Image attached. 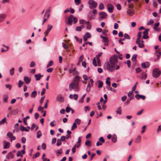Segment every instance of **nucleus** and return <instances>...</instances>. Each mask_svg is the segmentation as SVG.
<instances>
[{
  "label": "nucleus",
  "mask_w": 161,
  "mask_h": 161,
  "mask_svg": "<svg viewBox=\"0 0 161 161\" xmlns=\"http://www.w3.org/2000/svg\"><path fill=\"white\" fill-rule=\"evenodd\" d=\"M77 128V126L76 124V123L75 122L73 124V125L71 127V130H73L75 129L76 128Z\"/></svg>",
  "instance_id": "c9c22d12"
},
{
  "label": "nucleus",
  "mask_w": 161,
  "mask_h": 161,
  "mask_svg": "<svg viewBox=\"0 0 161 161\" xmlns=\"http://www.w3.org/2000/svg\"><path fill=\"white\" fill-rule=\"evenodd\" d=\"M124 37L125 39H129V40L130 39V36L128 35V34H126V33L124 35Z\"/></svg>",
  "instance_id": "09e8293b"
},
{
  "label": "nucleus",
  "mask_w": 161,
  "mask_h": 161,
  "mask_svg": "<svg viewBox=\"0 0 161 161\" xmlns=\"http://www.w3.org/2000/svg\"><path fill=\"white\" fill-rule=\"evenodd\" d=\"M57 100L58 102H63L64 101V98L61 95H59L57 97Z\"/></svg>",
  "instance_id": "2eb2a0df"
},
{
  "label": "nucleus",
  "mask_w": 161,
  "mask_h": 161,
  "mask_svg": "<svg viewBox=\"0 0 161 161\" xmlns=\"http://www.w3.org/2000/svg\"><path fill=\"white\" fill-rule=\"evenodd\" d=\"M70 110H72V108L69 106L67 107L66 108V111L67 113H69Z\"/></svg>",
  "instance_id": "5fc2aeb1"
},
{
  "label": "nucleus",
  "mask_w": 161,
  "mask_h": 161,
  "mask_svg": "<svg viewBox=\"0 0 161 161\" xmlns=\"http://www.w3.org/2000/svg\"><path fill=\"white\" fill-rule=\"evenodd\" d=\"M91 87V85H90V83L89 82L87 85V88L86 89V90L87 92H89L90 91Z\"/></svg>",
  "instance_id": "bb28decb"
},
{
  "label": "nucleus",
  "mask_w": 161,
  "mask_h": 161,
  "mask_svg": "<svg viewBox=\"0 0 161 161\" xmlns=\"http://www.w3.org/2000/svg\"><path fill=\"white\" fill-rule=\"evenodd\" d=\"M7 136L8 137H9L10 138L11 141H12V140H15V137L13 136L12 133L11 132H8L7 133Z\"/></svg>",
  "instance_id": "6e6552de"
},
{
  "label": "nucleus",
  "mask_w": 161,
  "mask_h": 161,
  "mask_svg": "<svg viewBox=\"0 0 161 161\" xmlns=\"http://www.w3.org/2000/svg\"><path fill=\"white\" fill-rule=\"evenodd\" d=\"M3 148L4 149H8L9 148L10 146V143L7 142H3Z\"/></svg>",
  "instance_id": "9d476101"
},
{
  "label": "nucleus",
  "mask_w": 161,
  "mask_h": 161,
  "mask_svg": "<svg viewBox=\"0 0 161 161\" xmlns=\"http://www.w3.org/2000/svg\"><path fill=\"white\" fill-rule=\"evenodd\" d=\"M20 130L22 131H25L26 132H28L29 131V130L27 129L26 127H24L22 126H20Z\"/></svg>",
  "instance_id": "4be33fe9"
},
{
  "label": "nucleus",
  "mask_w": 161,
  "mask_h": 161,
  "mask_svg": "<svg viewBox=\"0 0 161 161\" xmlns=\"http://www.w3.org/2000/svg\"><path fill=\"white\" fill-rule=\"evenodd\" d=\"M105 142H97L96 143V145L97 146L101 145L103 144V143Z\"/></svg>",
  "instance_id": "8fccbe9b"
},
{
  "label": "nucleus",
  "mask_w": 161,
  "mask_h": 161,
  "mask_svg": "<svg viewBox=\"0 0 161 161\" xmlns=\"http://www.w3.org/2000/svg\"><path fill=\"white\" fill-rule=\"evenodd\" d=\"M88 3L89 4V8L91 9L94 8L97 6V2L93 0H89Z\"/></svg>",
  "instance_id": "39448f33"
},
{
  "label": "nucleus",
  "mask_w": 161,
  "mask_h": 161,
  "mask_svg": "<svg viewBox=\"0 0 161 161\" xmlns=\"http://www.w3.org/2000/svg\"><path fill=\"white\" fill-rule=\"evenodd\" d=\"M8 97V95H3V101L4 102H6L7 101Z\"/></svg>",
  "instance_id": "6ab92c4d"
},
{
  "label": "nucleus",
  "mask_w": 161,
  "mask_h": 161,
  "mask_svg": "<svg viewBox=\"0 0 161 161\" xmlns=\"http://www.w3.org/2000/svg\"><path fill=\"white\" fill-rule=\"evenodd\" d=\"M103 41L104 43H108V38L107 37H105V38H104V39H103Z\"/></svg>",
  "instance_id": "69168bd1"
},
{
  "label": "nucleus",
  "mask_w": 161,
  "mask_h": 161,
  "mask_svg": "<svg viewBox=\"0 0 161 161\" xmlns=\"http://www.w3.org/2000/svg\"><path fill=\"white\" fill-rule=\"evenodd\" d=\"M80 79V77L78 76H76L75 77L72 82L69 85V88L70 91H72L73 89L75 91H78L79 90Z\"/></svg>",
  "instance_id": "f03ea898"
},
{
  "label": "nucleus",
  "mask_w": 161,
  "mask_h": 161,
  "mask_svg": "<svg viewBox=\"0 0 161 161\" xmlns=\"http://www.w3.org/2000/svg\"><path fill=\"white\" fill-rule=\"evenodd\" d=\"M107 137L108 139L111 138L112 141H117V137L116 135L113 134L112 136L110 134L108 135Z\"/></svg>",
  "instance_id": "423d86ee"
},
{
  "label": "nucleus",
  "mask_w": 161,
  "mask_h": 161,
  "mask_svg": "<svg viewBox=\"0 0 161 161\" xmlns=\"http://www.w3.org/2000/svg\"><path fill=\"white\" fill-rule=\"evenodd\" d=\"M78 21L77 17H74L73 15H70L69 16L68 19L67 24L69 25H71L72 24V22H73L74 24H76Z\"/></svg>",
  "instance_id": "7ed1b4c3"
},
{
  "label": "nucleus",
  "mask_w": 161,
  "mask_h": 161,
  "mask_svg": "<svg viewBox=\"0 0 161 161\" xmlns=\"http://www.w3.org/2000/svg\"><path fill=\"white\" fill-rule=\"evenodd\" d=\"M6 15L5 14H2L0 15V22H2L4 19Z\"/></svg>",
  "instance_id": "c756f323"
},
{
  "label": "nucleus",
  "mask_w": 161,
  "mask_h": 161,
  "mask_svg": "<svg viewBox=\"0 0 161 161\" xmlns=\"http://www.w3.org/2000/svg\"><path fill=\"white\" fill-rule=\"evenodd\" d=\"M37 92L36 91L34 90L32 92L31 94V97H35L36 96Z\"/></svg>",
  "instance_id": "5701e85b"
},
{
  "label": "nucleus",
  "mask_w": 161,
  "mask_h": 161,
  "mask_svg": "<svg viewBox=\"0 0 161 161\" xmlns=\"http://www.w3.org/2000/svg\"><path fill=\"white\" fill-rule=\"evenodd\" d=\"M84 28V26L83 25H81L80 26L77 27L75 29V30L76 31H80L82 29Z\"/></svg>",
  "instance_id": "a211bd4d"
},
{
  "label": "nucleus",
  "mask_w": 161,
  "mask_h": 161,
  "mask_svg": "<svg viewBox=\"0 0 161 161\" xmlns=\"http://www.w3.org/2000/svg\"><path fill=\"white\" fill-rule=\"evenodd\" d=\"M99 8L100 10H102L104 8V6L102 3H100Z\"/></svg>",
  "instance_id": "4c0bfd02"
},
{
  "label": "nucleus",
  "mask_w": 161,
  "mask_h": 161,
  "mask_svg": "<svg viewBox=\"0 0 161 161\" xmlns=\"http://www.w3.org/2000/svg\"><path fill=\"white\" fill-rule=\"evenodd\" d=\"M39 155H40L39 153L37 152L34 155V156H33V158H37V157H38L39 156Z\"/></svg>",
  "instance_id": "3c124183"
},
{
  "label": "nucleus",
  "mask_w": 161,
  "mask_h": 161,
  "mask_svg": "<svg viewBox=\"0 0 161 161\" xmlns=\"http://www.w3.org/2000/svg\"><path fill=\"white\" fill-rule=\"evenodd\" d=\"M161 74V71L159 70L157 68H154L152 71V75L154 78H158L160 75Z\"/></svg>",
  "instance_id": "20e7f679"
},
{
  "label": "nucleus",
  "mask_w": 161,
  "mask_h": 161,
  "mask_svg": "<svg viewBox=\"0 0 161 161\" xmlns=\"http://www.w3.org/2000/svg\"><path fill=\"white\" fill-rule=\"evenodd\" d=\"M24 84V82H22L21 80H19V81L18 87H20Z\"/></svg>",
  "instance_id": "de8ad7c7"
},
{
  "label": "nucleus",
  "mask_w": 161,
  "mask_h": 161,
  "mask_svg": "<svg viewBox=\"0 0 161 161\" xmlns=\"http://www.w3.org/2000/svg\"><path fill=\"white\" fill-rule=\"evenodd\" d=\"M127 97L126 96H124L121 98V100L123 102H124L126 99Z\"/></svg>",
  "instance_id": "774afa93"
},
{
  "label": "nucleus",
  "mask_w": 161,
  "mask_h": 161,
  "mask_svg": "<svg viewBox=\"0 0 161 161\" xmlns=\"http://www.w3.org/2000/svg\"><path fill=\"white\" fill-rule=\"evenodd\" d=\"M86 94H84L83 95V96L82 97L81 99L79 100V102L82 103L83 102L85 96H86Z\"/></svg>",
  "instance_id": "79ce46f5"
},
{
  "label": "nucleus",
  "mask_w": 161,
  "mask_h": 161,
  "mask_svg": "<svg viewBox=\"0 0 161 161\" xmlns=\"http://www.w3.org/2000/svg\"><path fill=\"white\" fill-rule=\"evenodd\" d=\"M135 70L137 73H138L142 71V69L139 67L136 68Z\"/></svg>",
  "instance_id": "e2e57ef3"
},
{
  "label": "nucleus",
  "mask_w": 161,
  "mask_h": 161,
  "mask_svg": "<svg viewBox=\"0 0 161 161\" xmlns=\"http://www.w3.org/2000/svg\"><path fill=\"white\" fill-rule=\"evenodd\" d=\"M149 31V29H145V31L143 33V36H142L143 38L144 39H147L148 38V36L147 35L148 34V31Z\"/></svg>",
  "instance_id": "0eeeda50"
},
{
  "label": "nucleus",
  "mask_w": 161,
  "mask_h": 161,
  "mask_svg": "<svg viewBox=\"0 0 161 161\" xmlns=\"http://www.w3.org/2000/svg\"><path fill=\"white\" fill-rule=\"evenodd\" d=\"M154 23V21L152 19H150L147 23L148 25H150Z\"/></svg>",
  "instance_id": "0e129e2a"
},
{
  "label": "nucleus",
  "mask_w": 161,
  "mask_h": 161,
  "mask_svg": "<svg viewBox=\"0 0 161 161\" xmlns=\"http://www.w3.org/2000/svg\"><path fill=\"white\" fill-rule=\"evenodd\" d=\"M29 118L30 117L28 116H27L25 118L23 119V122L24 123L25 125H26L27 124V122H26V120H27V119H29Z\"/></svg>",
  "instance_id": "e433bc0d"
},
{
  "label": "nucleus",
  "mask_w": 161,
  "mask_h": 161,
  "mask_svg": "<svg viewBox=\"0 0 161 161\" xmlns=\"http://www.w3.org/2000/svg\"><path fill=\"white\" fill-rule=\"evenodd\" d=\"M84 58V56L83 55H81L80 57H79V61H78V64H79L81 62Z\"/></svg>",
  "instance_id": "72a5a7b5"
},
{
  "label": "nucleus",
  "mask_w": 161,
  "mask_h": 161,
  "mask_svg": "<svg viewBox=\"0 0 161 161\" xmlns=\"http://www.w3.org/2000/svg\"><path fill=\"white\" fill-rule=\"evenodd\" d=\"M75 38L76 40V41L79 42L80 43H81L82 41V39H79V38L76 36H75Z\"/></svg>",
  "instance_id": "f704fd0d"
},
{
  "label": "nucleus",
  "mask_w": 161,
  "mask_h": 161,
  "mask_svg": "<svg viewBox=\"0 0 161 161\" xmlns=\"http://www.w3.org/2000/svg\"><path fill=\"white\" fill-rule=\"evenodd\" d=\"M118 57L116 55L111 57L107 65V69L109 72H112L115 69L118 70L119 69V66L116 65L118 62Z\"/></svg>",
  "instance_id": "f257e3e1"
},
{
  "label": "nucleus",
  "mask_w": 161,
  "mask_h": 161,
  "mask_svg": "<svg viewBox=\"0 0 161 161\" xmlns=\"http://www.w3.org/2000/svg\"><path fill=\"white\" fill-rule=\"evenodd\" d=\"M71 138L70 135L67 134L65 137V138L67 140H69Z\"/></svg>",
  "instance_id": "864d4df0"
},
{
  "label": "nucleus",
  "mask_w": 161,
  "mask_h": 161,
  "mask_svg": "<svg viewBox=\"0 0 161 161\" xmlns=\"http://www.w3.org/2000/svg\"><path fill=\"white\" fill-rule=\"evenodd\" d=\"M146 126L144 125L143 126L142 128V130L141 131L142 133H143L145 131V129L146 128Z\"/></svg>",
  "instance_id": "4d7b16f0"
},
{
  "label": "nucleus",
  "mask_w": 161,
  "mask_h": 161,
  "mask_svg": "<svg viewBox=\"0 0 161 161\" xmlns=\"http://www.w3.org/2000/svg\"><path fill=\"white\" fill-rule=\"evenodd\" d=\"M122 110L121 109V107H118L116 111V113L117 114H121Z\"/></svg>",
  "instance_id": "393cba45"
},
{
  "label": "nucleus",
  "mask_w": 161,
  "mask_h": 161,
  "mask_svg": "<svg viewBox=\"0 0 161 161\" xmlns=\"http://www.w3.org/2000/svg\"><path fill=\"white\" fill-rule=\"evenodd\" d=\"M110 79L109 77H107L106 81V83L107 84V85H108V86H109L110 85Z\"/></svg>",
  "instance_id": "a878e982"
},
{
  "label": "nucleus",
  "mask_w": 161,
  "mask_h": 161,
  "mask_svg": "<svg viewBox=\"0 0 161 161\" xmlns=\"http://www.w3.org/2000/svg\"><path fill=\"white\" fill-rule=\"evenodd\" d=\"M84 110L85 112H86L87 111H89L90 109V108L89 106H86L84 107Z\"/></svg>",
  "instance_id": "052dcab7"
},
{
  "label": "nucleus",
  "mask_w": 161,
  "mask_h": 161,
  "mask_svg": "<svg viewBox=\"0 0 161 161\" xmlns=\"http://www.w3.org/2000/svg\"><path fill=\"white\" fill-rule=\"evenodd\" d=\"M24 80L27 84H28L31 81V79L29 78L27 76H25L24 77Z\"/></svg>",
  "instance_id": "ddd939ff"
},
{
  "label": "nucleus",
  "mask_w": 161,
  "mask_h": 161,
  "mask_svg": "<svg viewBox=\"0 0 161 161\" xmlns=\"http://www.w3.org/2000/svg\"><path fill=\"white\" fill-rule=\"evenodd\" d=\"M84 36H86V37L87 38H90L91 37V35L89 32L86 33L84 35Z\"/></svg>",
  "instance_id": "c03bdc74"
},
{
  "label": "nucleus",
  "mask_w": 161,
  "mask_h": 161,
  "mask_svg": "<svg viewBox=\"0 0 161 161\" xmlns=\"http://www.w3.org/2000/svg\"><path fill=\"white\" fill-rule=\"evenodd\" d=\"M137 56V55H136V54H134L133 56L131 58V60L133 62H135L136 61Z\"/></svg>",
  "instance_id": "c85d7f7f"
},
{
  "label": "nucleus",
  "mask_w": 161,
  "mask_h": 161,
  "mask_svg": "<svg viewBox=\"0 0 161 161\" xmlns=\"http://www.w3.org/2000/svg\"><path fill=\"white\" fill-rule=\"evenodd\" d=\"M46 91V90L45 88H43L42 90V91L41 93V95H43L45 93Z\"/></svg>",
  "instance_id": "338daca9"
},
{
  "label": "nucleus",
  "mask_w": 161,
  "mask_h": 161,
  "mask_svg": "<svg viewBox=\"0 0 161 161\" xmlns=\"http://www.w3.org/2000/svg\"><path fill=\"white\" fill-rule=\"evenodd\" d=\"M52 27L53 25H47V30L50 31L52 29Z\"/></svg>",
  "instance_id": "603ef678"
},
{
  "label": "nucleus",
  "mask_w": 161,
  "mask_h": 161,
  "mask_svg": "<svg viewBox=\"0 0 161 161\" xmlns=\"http://www.w3.org/2000/svg\"><path fill=\"white\" fill-rule=\"evenodd\" d=\"M42 135V133L40 130H38L37 132V137L39 138Z\"/></svg>",
  "instance_id": "a19ab883"
},
{
  "label": "nucleus",
  "mask_w": 161,
  "mask_h": 161,
  "mask_svg": "<svg viewBox=\"0 0 161 161\" xmlns=\"http://www.w3.org/2000/svg\"><path fill=\"white\" fill-rule=\"evenodd\" d=\"M53 64V61L52 60H50L48 64H47V68H48L49 67L51 66Z\"/></svg>",
  "instance_id": "58836bf2"
},
{
  "label": "nucleus",
  "mask_w": 161,
  "mask_h": 161,
  "mask_svg": "<svg viewBox=\"0 0 161 161\" xmlns=\"http://www.w3.org/2000/svg\"><path fill=\"white\" fill-rule=\"evenodd\" d=\"M99 15L100 17L102 18H105L107 16L106 13L104 12H100Z\"/></svg>",
  "instance_id": "dca6fc26"
},
{
  "label": "nucleus",
  "mask_w": 161,
  "mask_h": 161,
  "mask_svg": "<svg viewBox=\"0 0 161 161\" xmlns=\"http://www.w3.org/2000/svg\"><path fill=\"white\" fill-rule=\"evenodd\" d=\"M158 52V53L157 55V58H156L154 60L155 61H156L158 60L160 57L161 56V52L160 51V49H158V50L156 51V53H157Z\"/></svg>",
  "instance_id": "f8f14e48"
},
{
  "label": "nucleus",
  "mask_w": 161,
  "mask_h": 161,
  "mask_svg": "<svg viewBox=\"0 0 161 161\" xmlns=\"http://www.w3.org/2000/svg\"><path fill=\"white\" fill-rule=\"evenodd\" d=\"M147 65L146 66L145 63H142L141 64L142 68L143 69H145L147 67H148L150 65V64L148 62H147Z\"/></svg>",
  "instance_id": "aec40b11"
},
{
  "label": "nucleus",
  "mask_w": 161,
  "mask_h": 161,
  "mask_svg": "<svg viewBox=\"0 0 161 161\" xmlns=\"http://www.w3.org/2000/svg\"><path fill=\"white\" fill-rule=\"evenodd\" d=\"M35 118L36 119H38L39 117V114L38 113H36L34 114Z\"/></svg>",
  "instance_id": "13d9d810"
},
{
  "label": "nucleus",
  "mask_w": 161,
  "mask_h": 161,
  "mask_svg": "<svg viewBox=\"0 0 161 161\" xmlns=\"http://www.w3.org/2000/svg\"><path fill=\"white\" fill-rule=\"evenodd\" d=\"M35 77L36 79V80H39L41 79L40 73L38 75H35Z\"/></svg>",
  "instance_id": "cd10ccee"
},
{
  "label": "nucleus",
  "mask_w": 161,
  "mask_h": 161,
  "mask_svg": "<svg viewBox=\"0 0 161 161\" xmlns=\"http://www.w3.org/2000/svg\"><path fill=\"white\" fill-rule=\"evenodd\" d=\"M107 9L110 13L113 12L114 9V6L111 4H108L107 5Z\"/></svg>",
  "instance_id": "1a4fd4ad"
},
{
  "label": "nucleus",
  "mask_w": 161,
  "mask_h": 161,
  "mask_svg": "<svg viewBox=\"0 0 161 161\" xmlns=\"http://www.w3.org/2000/svg\"><path fill=\"white\" fill-rule=\"evenodd\" d=\"M88 17L90 19H94V17L95 16V15H93L92 14V12H90L88 15Z\"/></svg>",
  "instance_id": "b1692460"
},
{
  "label": "nucleus",
  "mask_w": 161,
  "mask_h": 161,
  "mask_svg": "<svg viewBox=\"0 0 161 161\" xmlns=\"http://www.w3.org/2000/svg\"><path fill=\"white\" fill-rule=\"evenodd\" d=\"M5 122H6V119L5 117H4L0 121V125H3Z\"/></svg>",
  "instance_id": "7c9ffc66"
},
{
  "label": "nucleus",
  "mask_w": 161,
  "mask_h": 161,
  "mask_svg": "<svg viewBox=\"0 0 161 161\" xmlns=\"http://www.w3.org/2000/svg\"><path fill=\"white\" fill-rule=\"evenodd\" d=\"M75 123L78 125H80L81 123V120L79 119H76L75 120Z\"/></svg>",
  "instance_id": "37998d69"
},
{
  "label": "nucleus",
  "mask_w": 161,
  "mask_h": 161,
  "mask_svg": "<svg viewBox=\"0 0 161 161\" xmlns=\"http://www.w3.org/2000/svg\"><path fill=\"white\" fill-rule=\"evenodd\" d=\"M13 152H9L8 154H7L6 156V158L8 159H9L10 157L12 158H14V156L13 155Z\"/></svg>",
  "instance_id": "f3484780"
},
{
  "label": "nucleus",
  "mask_w": 161,
  "mask_h": 161,
  "mask_svg": "<svg viewBox=\"0 0 161 161\" xmlns=\"http://www.w3.org/2000/svg\"><path fill=\"white\" fill-rule=\"evenodd\" d=\"M93 64L95 66H97L96 60L95 58H94L93 60Z\"/></svg>",
  "instance_id": "6e6d98bb"
},
{
  "label": "nucleus",
  "mask_w": 161,
  "mask_h": 161,
  "mask_svg": "<svg viewBox=\"0 0 161 161\" xmlns=\"http://www.w3.org/2000/svg\"><path fill=\"white\" fill-rule=\"evenodd\" d=\"M137 96H139L140 98H142L143 100H145L146 98L145 96L143 95L136 94L135 95V97H136Z\"/></svg>",
  "instance_id": "473e14b6"
},
{
  "label": "nucleus",
  "mask_w": 161,
  "mask_h": 161,
  "mask_svg": "<svg viewBox=\"0 0 161 161\" xmlns=\"http://www.w3.org/2000/svg\"><path fill=\"white\" fill-rule=\"evenodd\" d=\"M127 13L130 16H132L134 14V10L132 9H129L127 11Z\"/></svg>",
  "instance_id": "4468645a"
},
{
  "label": "nucleus",
  "mask_w": 161,
  "mask_h": 161,
  "mask_svg": "<svg viewBox=\"0 0 161 161\" xmlns=\"http://www.w3.org/2000/svg\"><path fill=\"white\" fill-rule=\"evenodd\" d=\"M19 111V109L16 108L14 110H11L9 111H8V112L10 114L14 115L17 114L18 113Z\"/></svg>",
  "instance_id": "9b49d317"
},
{
  "label": "nucleus",
  "mask_w": 161,
  "mask_h": 161,
  "mask_svg": "<svg viewBox=\"0 0 161 161\" xmlns=\"http://www.w3.org/2000/svg\"><path fill=\"white\" fill-rule=\"evenodd\" d=\"M35 64L34 61H32L30 64V67H33L35 66Z\"/></svg>",
  "instance_id": "bf43d9fd"
},
{
  "label": "nucleus",
  "mask_w": 161,
  "mask_h": 161,
  "mask_svg": "<svg viewBox=\"0 0 161 161\" xmlns=\"http://www.w3.org/2000/svg\"><path fill=\"white\" fill-rule=\"evenodd\" d=\"M14 68H12L10 70V75H13L14 74Z\"/></svg>",
  "instance_id": "49530a36"
},
{
  "label": "nucleus",
  "mask_w": 161,
  "mask_h": 161,
  "mask_svg": "<svg viewBox=\"0 0 161 161\" xmlns=\"http://www.w3.org/2000/svg\"><path fill=\"white\" fill-rule=\"evenodd\" d=\"M75 4L78 5L81 3V0H74Z\"/></svg>",
  "instance_id": "a18cd8bd"
},
{
  "label": "nucleus",
  "mask_w": 161,
  "mask_h": 161,
  "mask_svg": "<svg viewBox=\"0 0 161 161\" xmlns=\"http://www.w3.org/2000/svg\"><path fill=\"white\" fill-rule=\"evenodd\" d=\"M97 82L98 83V87L101 88L103 86V82L100 80H98L97 81Z\"/></svg>",
  "instance_id": "2f4dec72"
},
{
  "label": "nucleus",
  "mask_w": 161,
  "mask_h": 161,
  "mask_svg": "<svg viewBox=\"0 0 161 161\" xmlns=\"http://www.w3.org/2000/svg\"><path fill=\"white\" fill-rule=\"evenodd\" d=\"M159 25V23H157L154 24V29H156L157 27H158Z\"/></svg>",
  "instance_id": "680f3d73"
},
{
  "label": "nucleus",
  "mask_w": 161,
  "mask_h": 161,
  "mask_svg": "<svg viewBox=\"0 0 161 161\" xmlns=\"http://www.w3.org/2000/svg\"><path fill=\"white\" fill-rule=\"evenodd\" d=\"M62 46L65 49H67L68 48L69 46H68L66 44V43L64 42L62 43Z\"/></svg>",
  "instance_id": "ea45409f"
},
{
  "label": "nucleus",
  "mask_w": 161,
  "mask_h": 161,
  "mask_svg": "<svg viewBox=\"0 0 161 161\" xmlns=\"http://www.w3.org/2000/svg\"><path fill=\"white\" fill-rule=\"evenodd\" d=\"M92 142H85V144L88 148H90L92 145Z\"/></svg>",
  "instance_id": "412c9836"
}]
</instances>
